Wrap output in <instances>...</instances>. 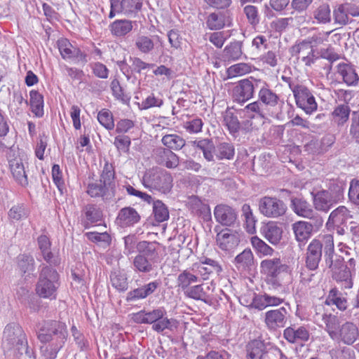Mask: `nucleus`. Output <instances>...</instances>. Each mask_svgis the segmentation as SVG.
Segmentation results:
<instances>
[{"mask_svg": "<svg viewBox=\"0 0 359 359\" xmlns=\"http://www.w3.org/2000/svg\"><path fill=\"white\" fill-rule=\"evenodd\" d=\"M352 351L347 347H337L330 350L331 359H350Z\"/></svg>", "mask_w": 359, "mask_h": 359, "instance_id": "774afa93", "label": "nucleus"}, {"mask_svg": "<svg viewBox=\"0 0 359 359\" xmlns=\"http://www.w3.org/2000/svg\"><path fill=\"white\" fill-rule=\"evenodd\" d=\"M130 144L131 140L128 135H118L114 138V144L120 153H128Z\"/></svg>", "mask_w": 359, "mask_h": 359, "instance_id": "69168bd1", "label": "nucleus"}, {"mask_svg": "<svg viewBox=\"0 0 359 359\" xmlns=\"http://www.w3.org/2000/svg\"><path fill=\"white\" fill-rule=\"evenodd\" d=\"M59 286V274L57 271L50 266H43L36 284V294L41 298L55 299Z\"/></svg>", "mask_w": 359, "mask_h": 359, "instance_id": "1a4fd4ad", "label": "nucleus"}, {"mask_svg": "<svg viewBox=\"0 0 359 359\" xmlns=\"http://www.w3.org/2000/svg\"><path fill=\"white\" fill-rule=\"evenodd\" d=\"M18 265L22 273H29L34 269V259L29 255H20L18 257Z\"/></svg>", "mask_w": 359, "mask_h": 359, "instance_id": "052dcab7", "label": "nucleus"}, {"mask_svg": "<svg viewBox=\"0 0 359 359\" xmlns=\"http://www.w3.org/2000/svg\"><path fill=\"white\" fill-rule=\"evenodd\" d=\"M313 227H315L313 222L310 223L305 221H299L292 224V230L299 247L304 245L311 238Z\"/></svg>", "mask_w": 359, "mask_h": 359, "instance_id": "5701e85b", "label": "nucleus"}, {"mask_svg": "<svg viewBox=\"0 0 359 359\" xmlns=\"http://www.w3.org/2000/svg\"><path fill=\"white\" fill-rule=\"evenodd\" d=\"M214 217L216 222L225 226L233 227L238 222L236 210L225 204H219L215 206Z\"/></svg>", "mask_w": 359, "mask_h": 359, "instance_id": "6ab92c4d", "label": "nucleus"}, {"mask_svg": "<svg viewBox=\"0 0 359 359\" xmlns=\"http://www.w3.org/2000/svg\"><path fill=\"white\" fill-rule=\"evenodd\" d=\"M350 114V108L346 104L337 106L332 112L333 121L338 126H342L346 123Z\"/></svg>", "mask_w": 359, "mask_h": 359, "instance_id": "5fc2aeb1", "label": "nucleus"}, {"mask_svg": "<svg viewBox=\"0 0 359 359\" xmlns=\"http://www.w3.org/2000/svg\"><path fill=\"white\" fill-rule=\"evenodd\" d=\"M351 217V215L348 208L344 205H341L331 212L326 226L328 229L334 226L339 227L341 225L346 224L347 220Z\"/></svg>", "mask_w": 359, "mask_h": 359, "instance_id": "bb28decb", "label": "nucleus"}, {"mask_svg": "<svg viewBox=\"0 0 359 359\" xmlns=\"http://www.w3.org/2000/svg\"><path fill=\"white\" fill-rule=\"evenodd\" d=\"M224 124L228 128L230 133H236L239 130L240 123L236 116L233 113L227 109L223 115Z\"/></svg>", "mask_w": 359, "mask_h": 359, "instance_id": "6e6d98bb", "label": "nucleus"}, {"mask_svg": "<svg viewBox=\"0 0 359 359\" xmlns=\"http://www.w3.org/2000/svg\"><path fill=\"white\" fill-rule=\"evenodd\" d=\"M258 89L259 90V98L262 104H264L270 107H275L278 104L280 100L278 95L269 88L268 84L265 81Z\"/></svg>", "mask_w": 359, "mask_h": 359, "instance_id": "f704fd0d", "label": "nucleus"}, {"mask_svg": "<svg viewBox=\"0 0 359 359\" xmlns=\"http://www.w3.org/2000/svg\"><path fill=\"white\" fill-rule=\"evenodd\" d=\"M260 266L265 273L271 277H276L288 269L287 265L283 264L279 258L264 259Z\"/></svg>", "mask_w": 359, "mask_h": 359, "instance_id": "c85d7f7f", "label": "nucleus"}, {"mask_svg": "<svg viewBox=\"0 0 359 359\" xmlns=\"http://www.w3.org/2000/svg\"><path fill=\"white\" fill-rule=\"evenodd\" d=\"M86 235L90 241L100 245L103 248L109 247L111 244V236L107 232H88Z\"/></svg>", "mask_w": 359, "mask_h": 359, "instance_id": "bf43d9fd", "label": "nucleus"}, {"mask_svg": "<svg viewBox=\"0 0 359 359\" xmlns=\"http://www.w3.org/2000/svg\"><path fill=\"white\" fill-rule=\"evenodd\" d=\"M161 281L154 280L140 287L135 288L127 293L126 300L129 302H133L141 299H144L154 293L156 290L160 287Z\"/></svg>", "mask_w": 359, "mask_h": 359, "instance_id": "393cba45", "label": "nucleus"}, {"mask_svg": "<svg viewBox=\"0 0 359 359\" xmlns=\"http://www.w3.org/2000/svg\"><path fill=\"white\" fill-rule=\"evenodd\" d=\"M291 206L293 211L299 216L311 219L314 222L316 229L323 224V217L314 210L311 205L306 200L294 198L291 200Z\"/></svg>", "mask_w": 359, "mask_h": 359, "instance_id": "2eb2a0df", "label": "nucleus"}, {"mask_svg": "<svg viewBox=\"0 0 359 359\" xmlns=\"http://www.w3.org/2000/svg\"><path fill=\"white\" fill-rule=\"evenodd\" d=\"M57 43L60 53L64 60H72L75 64L85 65L87 62V55L78 47L74 46L68 39L61 38Z\"/></svg>", "mask_w": 359, "mask_h": 359, "instance_id": "dca6fc26", "label": "nucleus"}, {"mask_svg": "<svg viewBox=\"0 0 359 359\" xmlns=\"http://www.w3.org/2000/svg\"><path fill=\"white\" fill-rule=\"evenodd\" d=\"M287 310L284 306L266 311L264 313L266 327L273 332L284 327L287 321Z\"/></svg>", "mask_w": 359, "mask_h": 359, "instance_id": "a211bd4d", "label": "nucleus"}, {"mask_svg": "<svg viewBox=\"0 0 359 359\" xmlns=\"http://www.w3.org/2000/svg\"><path fill=\"white\" fill-rule=\"evenodd\" d=\"M325 303L327 305H335L340 311H345L348 306L346 299L336 288H333L330 291Z\"/></svg>", "mask_w": 359, "mask_h": 359, "instance_id": "37998d69", "label": "nucleus"}, {"mask_svg": "<svg viewBox=\"0 0 359 359\" xmlns=\"http://www.w3.org/2000/svg\"><path fill=\"white\" fill-rule=\"evenodd\" d=\"M137 250L138 254L133 261L134 269L140 273H150L154 269L159 258L156 243L140 241L137 244Z\"/></svg>", "mask_w": 359, "mask_h": 359, "instance_id": "20e7f679", "label": "nucleus"}, {"mask_svg": "<svg viewBox=\"0 0 359 359\" xmlns=\"http://www.w3.org/2000/svg\"><path fill=\"white\" fill-rule=\"evenodd\" d=\"M265 344L260 340H253L247 346V359H264L266 354Z\"/></svg>", "mask_w": 359, "mask_h": 359, "instance_id": "72a5a7b5", "label": "nucleus"}, {"mask_svg": "<svg viewBox=\"0 0 359 359\" xmlns=\"http://www.w3.org/2000/svg\"><path fill=\"white\" fill-rule=\"evenodd\" d=\"M351 6L347 4L339 5L333 12L335 23L346 25L351 21L350 15L353 16L359 15V13H351Z\"/></svg>", "mask_w": 359, "mask_h": 359, "instance_id": "58836bf2", "label": "nucleus"}, {"mask_svg": "<svg viewBox=\"0 0 359 359\" xmlns=\"http://www.w3.org/2000/svg\"><path fill=\"white\" fill-rule=\"evenodd\" d=\"M135 46L143 53H149L154 48L153 39L147 36H139L135 40Z\"/></svg>", "mask_w": 359, "mask_h": 359, "instance_id": "680f3d73", "label": "nucleus"}, {"mask_svg": "<svg viewBox=\"0 0 359 359\" xmlns=\"http://www.w3.org/2000/svg\"><path fill=\"white\" fill-rule=\"evenodd\" d=\"M240 234L237 231L229 229H222L216 236V243L222 251L230 252L240 243Z\"/></svg>", "mask_w": 359, "mask_h": 359, "instance_id": "f3484780", "label": "nucleus"}, {"mask_svg": "<svg viewBox=\"0 0 359 359\" xmlns=\"http://www.w3.org/2000/svg\"><path fill=\"white\" fill-rule=\"evenodd\" d=\"M316 211L328 212L332 207L344 198V189L337 184H332L328 189H313L311 192Z\"/></svg>", "mask_w": 359, "mask_h": 359, "instance_id": "39448f33", "label": "nucleus"}, {"mask_svg": "<svg viewBox=\"0 0 359 359\" xmlns=\"http://www.w3.org/2000/svg\"><path fill=\"white\" fill-rule=\"evenodd\" d=\"M329 244L332 246V255H334V238L332 235L327 234L323 236L321 241L313 239L310 242L305 254V265L308 269L315 271L318 268L322 259L323 249L324 250L325 262L326 263V248L327 245Z\"/></svg>", "mask_w": 359, "mask_h": 359, "instance_id": "9d476101", "label": "nucleus"}, {"mask_svg": "<svg viewBox=\"0 0 359 359\" xmlns=\"http://www.w3.org/2000/svg\"><path fill=\"white\" fill-rule=\"evenodd\" d=\"M313 17L318 23L327 24L331 21V10L327 3L320 4L313 12Z\"/></svg>", "mask_w": 359, "mask_h": 359, "instance_id": "a18cd8bd", "label": "nucleus"}, {"mask_svg": "<svg viewBox=\"0 0 359 359\" xmlns=\"http://www.w3.org/2000/svg\"><path fill=\"white\" fill-rule=\"evenodd\" d=\"M252 244L260 255H272L273 252V249L272 248L257 237L252 238Z\"/></svg>", "mask_w": 359, "mask_h": 359, "instance_id": "338daca9", "label": "nucleus"}, {"mask_svg": "<svg viewBox=\"0 0 359 359\" xmlns=\"http://www.w3.org/2000/svg\"><path fill=\"white\" fill-rule=\"evenodd\" d=\"M321 318L323 323L321 327L332 340L346 345H352L357 340L359 330L354 323L346 321L341 325L339 318L331 313H323Z\"/></svg>", "mask_w": 359, "mask_h": 359, "instance_id": "7ed1b4c3", "label": "nucleus"}, {"mask_svg": "<svg viewBox=\"0 0 359 359\" xmlns=\"http://www.w3.org/2000/svg\"><path fill=\"white\" fill-rule=\"evenodd\" d=\"M173 178L167 170L154 167L147 170L142 177L144 187L151 191H158L163 194L169 193L172 187Z\"/></svg>", "mask_w": 359, "mask_h": 359, "instance_id": "0eeeda50", "label": "nucleus"}, {"mask_svg": "<svg viewBox=\"0 0 359 359\" xmlns=\"http://www.w3.org/2000/svg\"><path fill=\"white\" fill-rule=\"evenodd\" d=\"M119 5L123 13L129 15L137 13L142 6V0H122Z\"/></svg>", "mask_w": 359, "mask_h": 359, "instance_id": "4d7b16f0", "label": "nucleus"}, {"mask_svg": "<svg viewBox=\"0 0 359 359\" xmlns=\"http://www.w3.org/2000/svg\"><path fill=\"white\" fill-rule=\"evenodd\" d=\"M212 285V283L211 285L200 284L190 287L184 292L189 298L208 303L212 299L210 292L213 291V288H211Z\"/></svg>", "mask_w": 359, "mask_h": 359, "instance_id": "cd10ccee", "label": "nucleus"}, {"mask_svg": "<svg viewBox=\"0 0 359 359\" xmlns=\"http://www.w3.org/2000/svg\"><path fill=\"white\" fill-rule=\"evenodd\" d=\"M243 13L245 14L247 21L250 25L255 28L260 22V14L259 8L254 5H247L243 8Z\"/></svg>", "mask_w": 359, "mask_h": 359, "instance_id": "864d4df0", "label": "nucleus"}, {"mask_svg": "<svg viewBox=\"0 0 359 359\" xmlns=\"http://www.w3.org/2000/svg\"><path fill=\"white\" fill-rule=\"evenodd\" d=\"M153 205V215L155 220L163 222L169 219V210L165 204L160 200H156Z\"/></svg>", "mask_w": 359, "mask_h": 359, "instance_id": "3c124183", "label": "nucleus"}, {"mask_svg": "<svg viewBox=\"0 0 359 359\" xmlns=\"http://www.w3.org/2000/svg\"><path fill=\"white\" fill-rule=\"evenodd\" d=\"M110 281L111 285L119 292H125L128 288L127 275L121 270L114 269L111 272Z\"/></svg>", "mask_w": 359, "mask_h": 359, "instance_id": "a19ab883", "label": "nucleus"}, {"mask_svg": "<svg viewBox=\"0 0 359 359\" xmlns=\"http://www.w3.org/2000/svg\"><path fill=\"white\" fill-rule=\"evenodd\" d=\"M167 312L163 307H158L152 311H146L147 324L152 325V330L161 333L165 330H173L177 327L176 320L168 318Z\"/></svg>", "mask_w": 359, "mask_h": 359, "instance_id": "ddd939ff", "label": "nucleus"}, {"mask_svg": "<svg viewBox=\"0 0 359 359\" xmlns=\"http://www.w3.org/2000/svg\"><path fill=\"white\" fill-rule=\"evenodd\" d=\"M235 266L238 270H249L254 265V256L250 249H245L238 254L233 261Z\"/></svg>", "mask_w": 359, "mask_h": 359, "instance_id": "4c0bfd02", "label": "nucleus"}, {"mask_svg": "<svg viewBox=\"0 0 359 359\" xmlns=\"http://www.w3.org/2000/svg\"><path fill=\"white\" fill-rule=\"evenodd\" d=\"M284 302V299L267 293L256 294L252 302V307L262 311L269 306H277Z\"/></svg>", "mask_w": 359, "mask_h": 359, "instance_id": "a878e982", "label": "nucleus"}, {"mask_svg": "<svg viewBox=\"0 0 359 359\" xmlns=\"http://www.w3.org/2000/svg\"><path fill=\"white\" fill-rule=\"evenodd\" d=\"M283 337L291 344L305 342L309 339L310 332L306 326L292 325L284 330Z\"/></svg>", "mask_w": 359, "mask_h": 359, "instance_id": "4be33fe9", "label": "nucleus"}, {"mask_svg": "<svg viewBox=\"0 0 359 359\" xmlns=\"http://www.w3.org/2000/svg\"><path fill=\"white\" fill-rule=\"evenodd\" d=\"M97 120L102 126L109 130L114 128L113 115L109 109H103L99 111Z\"/></svg>", "mask_w": 359, "mask_h": 359, "instance_id": "e2e57ef3", "label": "nucleus"}, {"mask_svg": "<svg viewBox=\"0 0 359 359\" xmlns=\"http://www.w3.org/2000/svg\"><path fill=\"white\" fill-rule=\"evenodd\" d=\"M199 274L193 270V266L188 269L183 271L177 277V284L184 292L192 283L198 282Z\"/></svg>", "mask_w": 359, "mask_h": 359, "instance_id": "c9c22d12", "label": "nucleus"}, {"mask_svg": "<svg viewBox=\"0 0 359 359\" xmlns=\"http://www.w3.org/2000/svg\"><path fill=\"white\" fill-rule=\"evenodd\" d=\"M291 53L293 55L302 58V60L307 66H310L314 62V60L318 57L315 54L314 49L310 48L304 40L300 43L293 46L291 48Z\"/></svg>", "mask_w": 359, "mask_h": 359, "instance_id": "b1692460", "label": "nucleus"}, {"mask_svg": "<svg viewBox=\"0 0 359 359\" xmlns=\"http://www.w3.org/2000/svg\"><path fill=\"white\" fill-rule=\"evenodd\" d=\"M326 266L332 272V278L338 283H341L346 289H351L353 283L351 268L345 264L344 258L337 255H332V246L327 245Z\"/></svg>", "mask_w": 359, "mask_h": 359, "instance_id": "423d86ee", "label": "nucleus"}, {"mask_svg": "<svg viewBox=\"0 0 359 359\" xmlns=\"http://www.w3.org/2000/svg\"><path fill=\"white\" fill-rule=\"evenodd\" d=\"M86 221L83 222L85 229H88L90 224L102 220V211L96 205H87L83 210Z\"/></svg>", "mask_w": 359, "mask_h": 359, "instance_id": "ea45409f", "label": "nucleus"}, {"mask_svg": "<svg viewBox=\"0 0 359 359\" xmlns=\"http://www.w3.org/2000/svg\"><path fill=\"white\" fill-rule=\"evenodd\" d=\"M30 95V105L32 111L38 117H41L43 115V97L36 90H31Z\"/></svg>", "mask_w": 359, "mask_h": 359, "instance_id": "8fccbe9b", "label": "nucleus"}, {"mask_svg": "<svg viewBox=\"0 0 359 359\" xmlns=\"http://www.w3.org/2000/svg\"><path fill=\"white\" fill-rule=\"evenodd\" d=\"M111 32L116 36H123L133 29V22L128 20H117L110 25Z\"/></svg>", "mask_w": 359, "mask_h": 359, "instance_id": "c03bdc74", "label": "nucleus"}, {"mask_svg": "<svg viewBox=\"0 0 359 359\" xmlns=\"http://www.w3.org/2000/svg\"><path fill=\"white\" fill-rule=\"evenodd\" d=\"M235 154V149L232 144L221 142L215 147V156L219 160L233 159Z\"/></svg>", "mask_w": 359, "mask_h": 359, "instance_id": "09e8293b", "label": "nucleus"}, {"mask_svg": "<svg viewBox=\"0 0 359 359\" xmlns=\"http://www.w3.org/2000/svg\"><path fill=\"white\" fill-rule=\"evenodd\" d=\"M2 345L4 351L13 359H35L32 350L28 347L23 330L17 323L6 325Z\"/></svg>", "mask_w": 359, "mask_h": 359, "instance_id": "f03ea898", "label": "nucleus"}, {"mask_svg": "<svg viewBox=\"0 0 359 359\" xmlns=\"http://www.w3.org/2000/svg\"><path fill=\"white\" fill-rule=\"evenodd\" d=\"M193 270L196 271L203 280H207L210 274L219 275L222 271V266L215 259L202 257L199 263L193 264Z\"/></svg>", "mask_w": 359, "mask_h": 359, "instance_id": "aec40b11", "label": "nucleus"}, {"mask_svg": "<svg viewBox=\"0 0 359 359\" xmlns=\"http://www.w3.org/2000/svg\"><path fill=\"white\" fill-rule=\"evenodd\" d=\"M337 69V73L346 85L355 86L358 83L359 76L353 66L346 63H339Z\"/></svg>", "mask_w": 359, "mask_h": 359, "instance_id": "c756f323", "label": "nucleus"}, {"mask_svg": "<svg viewBox=\"0 0 359 359\" xmlns=\"http://www.w3.org/2000/svg\"><path fill=\"white\" fill-rule=\"evenodd\" d=\"M290 89L293 93L296 104L307 114L317 110L318 104L310 90L299 83H290Z\"/></svg>", "mask_w": 359, "mask_h": 359, "instance_id": "9b49d317", "label": "nucleus"}, {"mask_svg": "<svg viewBox=\"0 0 359 359\" xmlns=\"http://www.w3.org/2000/svg\"><path fill=\"white\" fill-rule=\"evenodd\" d=\"M261 233L271 243H278L282 237V229L273 222H268L261 227Z\"/></svg>", "mask_w": 359, "mask_h": 359, "instance_id": "473e14b6", "label": "nucleus"}, {"mask_svg": "<svg viewBox=\"0 0 359 359\" xmlns=\"http://www.w3.org/2000/svg\"><path fill=\"white\" fill-rule=\"evenodd\" d=\"M192 145L202 151L204 158L209 162L215 161V146L209 139H203L192 142Z\"/></svg>", "mask_w": 359, "mask_h": 359, "instance_id": "e433bc0d", "label": "nucleus"}, {"mask_svg": "<svg viewBox=\"0 0 359 359\" xmlns=\"http://www.w3.org/2000/svg\"><path fill=\"white\" fill-rule=\"evenodd\" d=\"M9 167L13 177L18 183L24 187L28 184L25 166L21 158H15L11 159L9 161Z\"/></svg>", "mask_w": 359, "mask_h": 359, "instance_id": "2f4dec72", "label": "nucleus"}, {"mask_svg": "<svg viewBox=\"0 0 359 359\" xmlns=\"http://www.w3.org/2000/svg\"><path fill=\"white\" fill-rule=\"evenodd\" d=\"M161 142L167 147L166 149L178 151L184 147L186 142L180 135L174 133L163 135Z\"/></svg>", "mask_w": 359, "mask_h": 359, "instance_id": "79ce46f5", "label": "nucleus"}, {"mask_svg": "<svg viewBox=\"0 0 359 359\" xmlns=\"http://www.w3.org/2000/svg\"><path fill=\"white\" fill-rule=\"evenodd\" d=\"M225 24V15L222 13H212L208 16L206 25L211 30L221 29Z\"/></svg>", "mask_w": 359, "mask_h": 359, "instance_id": "603ef678", "label": "nucleus"}, {"mask_svg": "<svg viewBox=\"0 0 359 359\" xmlns=\"http://www.w3.org/2000/svg\"><path fill=\"white\" fill-rule=\"evenodd\" d=\"M259 210L265 217L277 218L285 215L287 206L276 197L264 196L259 201Z\"/></svg>", "mask_w": 359, "mask_h": 359, "instance_id": "4468645a", "label": "nucleus"}, {"mask_svg": "<svg viewBox=\"0 0 359 359\" xmlns=\"http://www.w3.org/2000/svg\"><path fill=\"white\" fill-rule=\"evenodd\" d=\"M243 54L242 42L233 41L226 46L223 50V57L225 60H238Z\"/></svg>", "mask_w": 359, "mask_h": 359, "instance_id": "49530a36", "label": "nucleus"}, {"mask_svg": "<svg viewBox=\"0 0 359 359\" xmlns=\"http://www.w3.org/2000/svg\"><path fill=\"white\" fill-rule=\"evenodd\" d=\"M115 172L111 164L106 163L99 182L89 183L87 193L91 197H102L104 200L114 196Z\"/></svg>", "mask_w": 359, "mask_h": 359, "instance_id": "6e6552de", "label": "nucleus"}, {"mask_svg": "<svg viewBox=\"0 0 359 359\" xmlns=\"http://www.w3.org/2000/svg\"><path fill=\"white\" fill-rule=\"evenodd\" d=\"M140 219L138 212L131 207L122 208L117 216L116 221L121 226H129L137 223Z\"/></svg>", "mask_w": 359, "mask_h": 359, "instance_id": "7c9ffc66", "label": "nucleus"}, {"mask_svg": "<svg viewBox=\"0 0 359 359\" xmlns=\"http://www.w3.org/2000/svg\"><path fill=\"white\" fill-rule=\"evenodd\" d=\"M313 0H292L290 7L292 9L291 15H301L306 12Z\"/></svg>", "mask_w": 359, "mask_h": 359, "instance_id": "0e129e2a", "label": "nucleus"}, {"mask_svg": "<svg viewBox=\"0 0 359 359\" xmlns=\"http://www.w3.org/2000/svg\"><path fill=\"white\" fill-rule=\"evenodd\" d=\"M8 218L12 222L19 221L27 218L29 211L24 204L14 205L8 211Z\"/></svg>", "mask_w": 359, "mask_h": 359, "instance_id": "13d9d810", "label": "nucleus"}, {"mask_svg": "<svg viewBox=\"0 0 359 359\" xmlns=\"http://www.w3.org/2000/svg\"><path fill=\"white\" fill-rule=\"evenodd\" d=\"M36 334L41 344L40 352L44 359H55L68 337L67 325L57 320H46L39 323Z\"/></svg>", "mask_w": 359, "mask_h": 359, "instance_id": "f257e3e1", "label": "nucleus"}, {"mask_svg": "<svg viewBox=\"0 0 359 359\" xmlns=\"http://www.w3.org/2000/svg\"><path fill=\"white\" fill-rule=\"evenodd\" d=\"M154 156L156 162L168 168H175L179 165L178 156L172 151L163 147H158L154 150Z\"/></svg>", "mask_w": 359, "mask_h": 359, "instance_id": "412c9836", "label": "nucleus"}, {"mask_svg": "<svg viewBox=\"0 0 359 359\" xmlns=\"http://www.w3.org/2000/svg\"><path fill=\"white\" fill-rule=\"evenodd\" d=\"M244 116L248 118L255 117L264 118L265 112L262 104L259 101H255L246 105L241 110Z\"/></svg>", "mask_w": 359, "mask_h": 359, "instance_id": "de8ad7c7", "label": "nucleus"}, {"mask_svg": "<svg viewBox=\"0 0 359 359\" xmlns=\"http://www.w3.org/2000/svg\"><path fill=\"white\" fill-rule=\"evenodd\" d=\"M264 84V81L253 77L239 81L233 89V100L238 103H244L251 99L255 90Z\"/></svg>", "mask_w": 359, "mask_h": 359, "instance_id": "f8f14e48", "label": "nucleus"}]
</instances>
